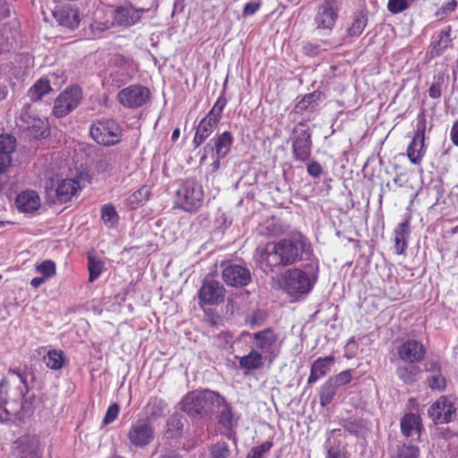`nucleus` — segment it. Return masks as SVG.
<instances>
[{
	"label": "nucleus",
	"mask_w": 458,
	"mask_h": 458,
	"mask_svg": "<svg viewBox=\"0 0 458 458\" xmlns=\"http://www.w3.org/2000/svg\"><path fill=\"white\" fill-rule=\"evenodd\" d=\"M27 392V377L10 369L0 382V423L21 422L30 415V404L23 401Z\"/></svg>",
	"instance_id": "1"
},
{
	"label": "nucleus",
	"mask_w": 458,
	"mask_h": 458,
	"mask_svg": "<svg viewBox=\"0 0 458 458\" xmlns=\"http://www.w3.org/2000/svg\"><path fill=\"white\" fill-rule=\"evenodd\" d=\"M311 254V246L302 236L293 240H281L274 245H267L260 250L259 261L267 267L266 272L272 271L277 266H289L303 256Z\"/></svg>",
	"instance_id": "2"
},
{
	"label": "nucleus",
	"mask_w": 458,
	"mask_h": 458,
	"mask_svg": "<svg viewBox=\"0 0 458 458\" xmlns=\"http://www.w3.org/2000/svg\"><path fill=\"white\" fill-rule=\"evenodd\" d=\"M318 264L310 262L303 269L291 268L282 276V288L291 296L299 299L308 294L318 280Z\"/></svg>",
	"instance_id": "3"
},
{
	"label": "nucleus",
	"mask_w": 458,
	"mask_h": 458,
	"mask_svg": "<svg viewBox=\"0 0 458 458\" xmlns=\"http://www.w3.org/2000/svg\"><path fill=\"white\" fill-rule=\"evenodd\" d=\"M224 403V397L210 390L196 391L188 394L181 403L182 410L194 416L208 412L213 406Z\"/></svg>",
	"instance_id": "4"
},
{
	"label": "nucleus",
	"mask_w": 458,
	"mask_h": 458,
	"mask_svg": "<svg viewBox=\"0 0 458 458\" xmlns=\"http://www.w3.org/2000/svg\"><path fill=\"white\" fill-rule=\"evenodd\" d=\"M204 191L202 186L194 180H187L176 191L177 205L187 212L198 210L203 203Z\"/></svg>",
	"instance_id": "5"
},
{
	"label": "nucleus",
	"mask_w": 458,
	"mask_h": 458,
	"mask_svg": "<svg viewBox=\"0 0 458 458\" xmlns=\"http://www.w3.org/2000/svg\"><path fill=\"white\" fill-rule=\"evenodd\" d=\"M341 9L340 0H323L318 6L314 18V25L317 30L328 35L333 30Z\"/></svg>",
	"instance_id": "6"
},
{
	"label": "nucleus",
	"mask_w": 458,
	"mask_h": 458,
	"mask_svg": "<svg viewBox=\"0 0 458 458\" xmlns=\"http://www.w3.org/2000/svg\"><path fill=\"white\" fill-rule=\"evenodd\" d=\"M89 133L97 143L111 146L120 141L122 130L114 120H99L92 123Z\"/></svg>",
	"instance_id": "7"
},
{
	"label": "nucleus",
	"mask_w": 458,
	"mask_h": 458,
	"mask_svg": "<svg viewBox=\"0 0 458 458\" xmlns=\"http://www.w3.org/2000/svg\"><path fill=\"white\" fill-rule=\"evenodd\" d=\"M242 335H250L248 332H243ZM255 348L265 356L276 357L279 353L280 342L279 335L271 327H267L251 335Z\"/></svg>",
	"instance_id": "8"
},
{
	"label": "nucleus",
	"mask_w": 458,
	"mask_h": 458,
	"mask_svg": "<svg viewBox=\"0 0 458 458\" xmlns=\"http://www.w3.org/2000/svg\"><path fill=\"white\" fill-rule=\"evenodd\" d=\"M127 438L132 446L144 448L153 442L155 428L148 420H138L130 426Z\"/></svg>",
	"instance_id": "9"
},
{
	"label": "nucleus",
	"mask_w": 458,
	"mask_h": 458,
	"mask_svg": "<svg viewBox=\"0 0 458 458\" xmlns=\"http://www.w3.org/2000/svg\"><path fill=\"white\" fill-rule=\"evenodd\" d=\"M20 126L29 132L34 139H39L48 135V123L46 118L37 116L31 113V105H24L20 114Z\"/></svg>",
	"instance_id": "10"
},
{
	"label": "nucleus",
	"mask_w": 458,
	"mask_h": 458,
	"mask_svg": "<svg viewBox=\"0 0 458 458\" xmlns=\"http://www.w3.org/2000/svg\"><path fill=\"white\" fill-rule=\"evenodd\" d=\"M150 98L148 88L134 84L124 88L117 94L118 102L127 108H138L145 105Z\"/></svg>",
	"instance_id": "11"
},
{
	"label": "nucleus",
	"mask_w": 458,
	"mask_h": 458,
	"mask_svg": "<svg viewBox=\"0 0 458 458\" xmlns=\"http://www.w3.org/2000/svg\"><path fill=\"white\" fill-rule=\"evenodd\" d=\"M81 99V90L78 87H70L55 100L53 114L64 117L77 107Z\"/></svg>",
	"instance_id": "12"
},
{
	"label": "nucleus",
	"mask_w": 458,
	"mask_h": 458,
	"mask_svg": "<svg viewBox=\"0 0 458 458\" xmlns=\"http://www.w3.org/2000/svg\"><path fill=\"white\" fill-rule=\"evenodd\" d=\"M293 140V153L299 161H307L311 153V134L304 123H299L294 128Z\"/></svg>",
	"instance_id": "13"
},
{
	"label": "nucleus",
	"mask_w": 458,
	"mask_h": 458,
	"mask_svg": "<svg viewBox=\"0 0 458 458\" xmlns=\"http://www.w3.org/2000/svg\"><path fill=\"white\" fill-rule=\"evenodd\" d=\"M114 71L111 72L113 81L125 83L130 81L137 72V65L132 59L123 55H114L111 60Z\"/></svg>",
	"instance_id": "14"
},
{
	"label": "nucleus",
	"mask_w": 458,
	"mask_h": 458,
	"mask_svg": "<svg viewBox=\"0 0 458 458\" xmlns=\"http://www.w3.org/2000/svg\"><path fill=\"white\" fill-rule=\"evenodd\" d=\"M225 290L218 281L205 280L199 290V304L216 305L221 303L225 300Z\"/></svg>",
	"instance_id": "15"
},
{
	"label": "nucleus",
	"mask_w": 458,
	"mask_h": 458,
	"mask_svg": "<svg viewBox=\"0 0 458 458\" xmlns=\"http://www.w3.org/2000/svg\"><path fill=\"white\" fill-rule=\"evenodd\" d=\"M436 424L449 423L456 415V409L448 398L441 397L428 411Z\"/></svg>",
	"instance_id": "16"
},
{
	"label": "nucleus",
	"mask_w": 458,
	"mask_h": 458,
	"mask_svg": "<svg viewBox=\"0 0 458 458\" xmlns=\"http://www.w3.org/2000/svg\"><path fill=\"white\" fill-rule=\"evenodd\" d=\"M145 12L146 10L143 8H135L131 4H124L118 6L110 13L114 25L130 27L137 23Z\"/></svg>",
	"instance_id": "17"
},
{
	"label": "nucleus",
	"mask_w": 458,
	"mask_h": 458,
	"mask_svg": "<svg viewBox=\"0 0 458 458\" xmlns=\"http://www.w3.org/2000/svg\"><path fill=\"white\" fill-rule=\"evenodd\" d=\"M397 354L406 363H418L424 359L426 348L420 342L409 339L398 346Z\"/></svg>",
	"instance_id": "18"
},
{
	"label": "nucleus",
	"mask_w": 458,
	"mask_h": 458,
	"mask_svg": "<svg viewBox=\"0 0 458 458\" xmlns=\"http://www.w3.org/2000/svg\"><path fill=\"white\" fill-rule=\"evenodd\" d=\"M224 281L231 286H245L250 281V273L248 268L241 265L230 264L222 273Z\"/></svg>",
	"instance_id": "19"
},
{
	"label": "nucleus",
	"mask_w": 458,
	"mask_h": 458,
	"mask_svg": "<svg viewBox=\"0 0 458 458\" xmlns=\"http://www.w3.org/2000/svg\"><path fill=\"white\" fill-rule=\"evenodd\" d=\"M424 140L425 125L423 123H418L412 140L407 148L408 158L414 165H419L425 154Z\"/></svg>",
	"instance_id": "20"
},
{
	"label": "nucleus",
	"mask_w": 458,
	"mask_h": 458,
	"mask_svg": "<svg viewBox=\"0 0 458 458\" xmlns=\"http://www.w3.org/2000/svg\"><path fill=\"white\" fill-rule=\"evenodd\" d=\"M53 15L59 25L69 30H74L80 23L79 11L71 5L56 7Z\"/></svg>",
	"instance_id": "21"
},
{
	"label": "nucleus",
	"mask_w": 458,
	"mask_h": 458,
	"mask_svg": "<svg viewBox=\"0 0 458 458\" xmlns=\"http://www.w3.org/2000/svg\"><path fill=\"white\" fill-rule=\"evenodd\" d=\"M40 198L35 191H23L15 199V206L21 213H33L40 208Z\"/></svg>",
	"instance_id": "22"
},
{
	"label": "nucleus",
	"mask_w": 458,
	"mask_h": 458,
	"mask_svg": "<svg viewBox=\"0 0 458 458\" xmlns=\"http://www.w3.org/2000/svg\"><path fill=\"white\" fill-rule=\"evenodd\" d=\"M15 444V454L17 458H40L38 441L35 437H21Z\"/></svg>",
	"instance_id": "23"
},
{
	"label": "nucleus",
	"mask_w": 458,
	"mask_h": 458,
	"mask_svg": "<svg viewBox=\"0 0 458 458\" xmlns=\"http://www.w3.org/2000/svg\"><path fill=\"white\" fill-rule=\"evenodd\" d=\"M114 24L111 13L98 10L94 14V20L89 26V30L93 38H101Z\"/></svg>",
	"instance_id": "24"
},
{
	"label": "nucleus",
	"mask_w": 458,
	"mask_h": 458,
	"mask_svg": "<svg viewBox=\"0 0 458 458\" xmlns=\"http://www.w3.org/2000/svg\"><path fill=\"white\" fill-rule=\"evenodd\" d=\"M334 363L335 357L333 355L317 359L311 364L308 384L312 385L320 377H325L329 372L330 368Z\"/></svg>",
	"instance_id": "25"
},
{
	"label": "nucleus",
	"mask_w": 458,
	"mask_h": 458,
	"mask_svg": "<svg viewBox=\"0 0 458 458\" xmlns=\"http://www.w3.org/2000/svg\"><path fill=\"white\" fill-rule=\"evenodd\" d=\"M218 123V121L206 114L196 128L192 140L193 145L196 148L199 147L212 134Z\"/></svg>",
	"instance_id": "26"
},
{
	"label": "nucleus",
	"mask_w": 458,
	"mask_h": 458,
	"mask_svg": "<svg viewBox=\"0 0 458 458\" xmlns=\"http://www.w3.org/2000/svg\"><path fill=\"white\" fill-rule=\"evenodd\" d=\"M422 428L419 415L407 413L401 420L402 433L407 437H419Z\"/></svg>",
	"instance_id": "27"
},
{
	"label": "nucleus",
	"mask_w": 458,
	"mask_h": 458,
	"mask_svg": "<svg viewBox=\"0 0 458 458\" xmlns=\"http://www.w3.org/2000/svg\"><path fill=\"white\" fill-rule=\"evenodd\" d=\"M212 141L214 143L213 148L216 156H217L218 158H224L231 150L233 143V137L230 131H224L213 138Z\"/></svg>",
	"instance_id": "28"
},
{
	"label": "nucleus",
	"mask_w": 458,
	"mask_h": 458,
	"mask_svg": "<svg viewBox=\"0 0 458 458\" xmlns=\"http://www.w3.org/2000/svg\"><path fill=\"white\" fill-rule=\"evenodd\" d=\"M79 189V183L73 179H63L58 182L55 193L60 202H67L75 195Z\"/></svg>",
	"instance_id": "29"
},
{
	"label": "nucleus",
	"mask_w": 458,
	"mask_h": 458,
	"mask_svg": "<svg viewBox=\"0 0 458 458\" xmlns=\"http://www.w3.org/2000/svg\"><path fill=\"white\" fill-rule=\"evenodd\" d=\"M410 234V223L406 220L398 225L394 230V248L395 252L399 255L403 254L407 248V239Z\"/></svg>",
	"instance_id": "30"
},
{
	"label": "nucleus",
	"mask_w": 458,
	"mask_h": 458,
	"mask_svg": "<svg viewBox=\"0 0 458 458\" xmlns=\"http://www.w3.org/2000/svg\"><path fill=\"white\" fill-rule=\"evenodd\" d=\"M264 354L257 349L250 351L247 355L239 357V365L242 369L248 370L257 369L264 363Z\"/></svg>",
	"instance_id": "31"
},
{
	"label": "nucleus",
	"mask_w": 458,
	"mask_h": 458,
	"mask_svg": "<svg viewBox=\"0 0 458 458\" xmlns=\"http://www.w3.org/2000/svg\"><path fill=\"white\" fill-rule=\"evenodd\" d=\"M451 43L449 31L442 30L438 32L432 40L430 55L432 57L441 55Z\"/></svg>",
	"instance_id": "32"
},
{
	"label": "nucleus",
	"mask_w": 458,
	"mask_h": 458,
	"mask_svg": "<svg viewBox=\"0 0 458 458\" xmlns=\"http://www.w3.org/2000/svg\"><path fill=\"white\" fill-rule=\"evenodd\" d=\"M368 24V16L363 11L354 13L352 21L346 30L348 37H359Z\"/></svg>",
	"instance_id": "33"
},
{
	"label": "nucleus",
	"mask_w": 458,
	"mask_h": 458,
	"mask_svg": "<svg viewBox=\"0 0 458 458\" xmlns=\"http://www.w3.org/2000/svg\"><path fill=\"white\" fill-rule=\"evenodd\" d=\"M19 32L7 26L0 27V53L11 51L15 43Z\"/></svg>",
	"instance_id": "34"
},
{
	"label": "nucleus",
	"mask_w": 458,
	"mask_h": 458,
	"mask_svg": "<svg viewBox=\"0 0 458 458\" xmlns=\"http://www.w3.org/2000/svg\"><path fill=\"white\" fill-rule=\"evenodd\" d=\"M51 90L52 88L49 81L45 78H40L29 89L27 96L31 102H36L40 100L42 97L48 94Z\"/></svg>",
	"instance_id": "35"
},
{
	"label": "nucleus",
	"mask_w": 458,
	"mask_h": 458,
	"mask_svg": "<svg viewBox=\"0 0 458 458\" xmlns=\"http://www.w3.org/2000/svg\"><path fill=\"white\" fill-rule=\"evenodd\" d=\"M258 231L262 235L279 236L284 233V229L277 219L271 217L260 224Z\"/></svg>",
	"instance_id": "36"
},
{
	"label": "nucleus",
	"mask_w": 458,
	"mask_h": 458,
	"mask_svg": "<svg viewBox=\"0 0 458 458\" xmlns=\"http://www.w3.org/2000/svg\"><path fill=\"white\" fill-rule=\"evenodd\" d=\"M412 364L413 363H409L396 369V375L398 378L405 384H411L415 382L420 373V368Z\"/></svg>",
	"instance_id": "37"
},
{
	"label": "nucleus",
	"mask_w": 458,
	"mask_h": 458,
	"mask_svg": "<svg viewBox=\"0 0 458 458\" xmlns=\"http://www.w3.org/2000/svg\"><path fill=\"white\" fill-rule=\"evenodd\" d=\"M149 192L148 187L143 186L128 196L124 205L129 209H134L138 206L143 205L148 199Z\"/></svg>",
	"instance_id": "38"
},
{
	"label": "nucleus",
	"mask_w": 458,
	"mask_h": 458,
	"mask_svg": "<svg viewBox=\"0 0 458 458\" xmlns=\"http://www.w3.org/2000/svg\"><path fill=\"white\" fill-rule=\"evenodd\" d=\"M165 408L166 404L162 399L151 397L145 407L148 414V420H155L158 417L164 416Z\"/></svg>",
	"instance_id": "39"
},
{
	"label": "nucleus",
	"mask_w": 458,
	"mask_h": 458,
	"mask_svg": "<svg viewBox=\"0 0 458 458\" xmlns=\"http://www.w3.org/2000/svg\"><path fill=\"white\" fill-rule=\"evenodd\" d=\"M338 387L329 377L320 387L319 400L322 406L328 405L334 399Z\"/></svg>",
	"instance_id": "40"
},
{
	"label": "nucleus",
	"mask_w": 458,
	"mask_h": 458,
	"mask_svg": "<svg viewBox=\"0 0 458 458\" xmlns=\"http://www.w3.org/2000/svg\"><path fill=\"white\" fill-rule=\"evenodd\" d=\"M44 361L47 367L56 370L64 366L65 356L63 351L54 349L48 351L47 353L44 356Z\"/></svg>",
	"instance_id": "41"
},
{
	"label": "nucleus",
	"mask_w": 458,
	"mask_h": 458,
	"mask_svg": "<svg viewBox=\"0 0 458 458\" xmlns=\"http://www.w3.org/2000/svg\"><path fill=\"white\" fill-rule=\"evenodd\" d=\"M428 370L431 375L428 377V386L433 390H442L445 386V379L439 370V366L434 363Z\"/></svg>",
	"instance_id": "42"
},
{
	"label": "nucleus",
	"mask_w": 458,
	"mask_h": 458,
	"mask_svg": "<svg viewBox=\"0 0 458 458\" xmlns=\"http://www.w3.org/2000/svg\"><path fill=\"white\" fill-rule=\"evenodd\" d=\"M88 262L89 273V281L92 283L100 276L104 268V263L92 253L88 254Z\"/></svg>",
	"instance_id": "43"
},
{
	"label": "nucleus",
	"mask_w": 458,
	"mask_h": 458,
	"mask_svg": "<svg viewBox=\"0 0 458 458\" xmlns=\"http://www.w3.org/2000/svg\"><path fill=\"white\" fill-rule=\"evenodd\" d=\"M219 407H222L218 416L219 423L224 428H232L236 424V420L233 418L231 406L224 400V403H221Z\"/></svg>",
	"instance_id": "44"
},
{
	"label": "nucleus",
	"mask_w": 458,
	"mask_h": 458,
	"mask_svg": "<svg viewBox=\"0 0 458 458\" xmlns=\"http://www.w3.org/2000/svg\"><path fill=\"white\" fill-rule=\"evenodd\" d=\"M319 93L312 92L305 95L301 100L295 105V111L297 113H302L309 108H312L314 104L318 100Z\"/></svg>",
	"instance_id": "45"
},
{
	"label": "nucleus",
	"mask_w": 458,
	"mask_h": 458,
	"mask_svg": "<svg viewBox=\"0 0 458 458\" xmlns=\"http://www.w3.org/2000/svg\"><path fill=\"white\" fill-rule=\"evenodd\" d=\"M419 453L417 446L403 445L396 448L392 458H418Z\"/></svg>",
	"instance_id": "46"
},
{
	"label": "nucleus",
	"mask_w": 458,
	"mask_h": 458,
	"mask_svg": "<svg viewBox=\"0 0 458 458\" xmlns=\"http://www.w3.org/2000/svg\"><path fill=\"white\" fill-rule=\"evenodd\" d=\"M16 148V140L10 134L0 135V152H4L6 155L12 157V154Z\"/></svg>",
	"instance_id": "47"
},
{
	"label": "nucleus",
	"mask_w": 458,
	"mask_h": 458,
	"mask_svg": "<svg viewBox=\"0 0 458 458\" xmlns=\"http://www.w3.org/2000/svg\"><path fill=\"white\" fill-rule=\"evenodd\" d=\"M226 104H227V100H226L224 93H222L216 99V101L214 104L211 110L207 114V115L220 122L221 117H222V113H223Z\"/></svg>",
	"instance_id": "48"
},
{
	"label": "nucleus",
	"mask_w": 458,
	"mask_h": 458,
	"mask_svg": "<svg viewBox=\"0 0 458 458\" xmlns=\"http://www.w3.org/2000/svg\"><path fill=\"white\" fill-rule=\"evenodd\" d=\"M415 0H388L387 9L393 14L407 10Z\"/></svg>",
	"instance_id": "49"
},
{
	"label": "nucleus",
	"mask_w": 458,
	"mask_h": 458,
	"mask_svg": "<svg viewBox=\"0 0 458 458\" xmlns=\"http://www.w3.org/2000/svg\"><path fill=\"white\" fill-rule=\"evenodd\" d=\"M102 220L105 224L114 226L118 221V215L114 207L112 205H105L102 207Z\"/></svg>",
	"instance_id": "50"
},
{
	"label": "nucleus",
	"mask_w": 458,
	"mask_h": 458,
	"mask_svg": "<svg viewBox=\"0 0 458 458\" xmlns=\"http://www.w3.org/2000/svg\"><path fill=\"white\" fill-rule=\"evenodd\" d=\"M215 344L223 350L230 351L233 344V335L229 332H221L216 336Z\"/></svg>",
	"instance_id": "51"
},
{
	"label": "nucleus",
	"mask_w": 458,
	"mask_h": 458,
	"mask_svg": "<svg viewBox=\"0 0 458 458\" xmlns=\"http://www.w3.org/2000/svg\"><path fill=\"white\" fill-rule=\"evenodd\" d=\"M35 269L47 279L55 274V265L52 260L49 259L36 265Z\"/></svg>",
	"instance_id": "52"
},
{
	"label": "nucleus",
	"mask_w": 458,
	"mask_h": 458,
	"mask_svg": "<svg viewBox=\"0 0 458 458\" xmlns=\"http://www.w3.org/2000/svg\"><path fill=\"white\" fill-rule=\"evenodd\" d=\"M267 318L266 312L255 310L246 318V324L251 327H260Z\"/></svg>",
	"instance_id": "53"
},
{
	"label": "nucleus",
	"mask_w": 458,
	"mask_h": 458,
	"mask_svg": "<svg viewBox=\"0 0 458 458\" xmlns=\"http://www.w3.org/2000/svg\"><path fill=\"white\" fill-rule=\"evenodd\" d=\"M210 454L212 458H228L230 450L226 443L218 442L211 446Z\"/></svg>",
	"instance_id": "54"
},
{
	"label": "nucleus",
	"mask_w": 458,
	"mask_h": 458,
	"mask_svg": "<svg viewBox=\"0 0 458 458\" xmlns=\"http://www.w3.org/2000/svg\"><path fill=\"white\" fill-rule=\"evenodd\" d=\"M353 376V370L352 369H346L344 371H341L340 373L330 377L331 380L335 383L336 386L339 388L340 386H345L349 384Z\"/></svg>",
	"instance_id": "55"
},
{
	"label": "nucleus",
	"mask_w": 458,
	"mask_h": 458,
	"mask_svg": "<svg viewBox=\"0 0 458 458\" xmlns=\"http://www.w3.org/2000/svg\"><path fill=\"white\" fill-rule=\"evenodd\" d=\"M323 51H325V49L322 48L321 45L318 43L307 42L302 47V52L306 55L311 57L320 55Z\"/></svg>",
	"instance_id": "56"
},
{
	"label": "nucleus",
	"mask_w": 458,
	"mask_h": 458,
	"mask_svg": "<svg viewBox=\"0 0 458 458\" xmlns=\"http://www.w3.org/2000/svg\"><path fill=\"white\" fill-rule=\"evenodd\" d=\"M444 84V77L438 76L432 83L428 89V96L431 98H439L442 95V86Z\"/></svg>",
	"instance_id": "57"
},
{
	"label": "nucleus",
	"mask_w": 458,
	"mask_h": 458,
	"mask_svg": "<svg viewBox=\"0 0 458 458\" xmlns=\"http://www.w3.org/2000/svg\"><path fill=\"white\" fill-rule=\"evenodd\" d=\"M119 411H120V408L117 403L111 404L108 407V409L103 418V421H102L103 424L108 425V424L114 422V420L117 418Z\"/></svg>",
	"instance_id": "58"
},
{
	"label": "nucleus",
	"mask_w": 458,
	"mask_h": 458,
	"mask_svg": "<svg viewBox=\"0 0 458 458\" xmlns=\"http://www.w3.org/2000/svg\"><path fill=\"white\" fill-rule=\"evenodd\" d=\"M271 447H272V443L267 441L265 443H262L259 445L253 447L250 450V452L249 453V454H250L254 458H262L265 454L269 452Z\"/></svg>",
	"instance_id": "59"
},
{
	"label": "nucleus",
	"mask_w": 458,
	"mask_h": 458,
	"mask_svg": "<svg viewBox=\"0 0 458 458\" xmlns=\"http://www.w3.org/2000/svg\"><path fill=\"white\" fill-rule=\"evenodd\" d=\"M271 447H272V443L267 441L265 443H262L259 445L253 447L250 450V452L249 453V454H250L254 458H262L265 454L269 452Z\"/></svg>",
	"instance_id": "60"
},
{
	"label": "nucleus",
	"mask_w": 458,
	"mask_h": 458,
	"mask_svg": "<svg viewBox=\"0 0 458 458\" xmlns=\"http://www.w3.org/2000/svg\"><path fill=\"white\" fill-rule=\"evenodd\" d=\"M271 447H272V443L267 441L265 443H262L259 445L253 447L250 450V452L249 453V454H250L254 458H262L265 454L269 452Z\"/></svg>",
	"instance_id": "61"
},
{
	"label": "nucleus",
	"mask_w": 458,
	"mask_h": 458,
	"mask_svg": "<svg viewBox=\"0 0 458 458\" xmlns=\"http://www.w3.org/2000/svg\"><path fill=\"white\" fill-rule=\"evenodd\" d=\"M307 172L313 178H319L323 174L321 165L316 161H312L307 165Z\"/></svg>",
	"instance_id": "62"
},
{
	"label": "nucleus",
	"mask_w": 458,
	"mask_h": 458,
	"mask_svg": "<svg viewBox=\"0 0 458 458\" xmlns=\"http://www.w3.org/2000/svg\"><path fill=\"white\" fill-rule=\"evenodd\" d=\"M260 7V3L259 2H249L244 7L242 13L244 16L253 15Z\"/></svg>",
	"instance_id": "63"
},
{
	"label": "nucleus",
	"mask_w": 458,
	"mask_h": 458,
	"mask_svg": "<svg viewBox=\"0 0 458 458\" xmlns=\"http://www.w3.org/2000/svg\"><path fill=\"white\" fill-rule=\"evenodd\" d=\"M12 157L4 152H0V174L4 173L11 165Z\"/></svg>",
	"instance_id": "64"
}]
</instances>
